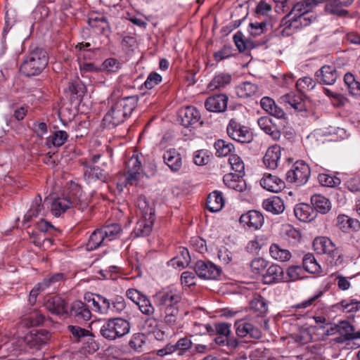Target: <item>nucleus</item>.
I'll use <instances>...</instances> for the list:
<instances>
[{"mask_svg": "<svg viewBox=\"0 0 360 360\" xmlns=\"http://www.w3.org/2000/svg\"><path fill=\"white\" fill-rule=\"evenodd\" d=\"M138 103L136 96H127L112 102L109 111L103 118L104 124L114 127L122 123L131 115Z\"/></svg>", "mask_w": 360, "mask_h": 360, "instance_id": "f257e3e1", "label": "nucleus"}, {"mask_svg": "<svg viewBox=\"0 0 360 360\" xmlns=\"http://www.w3.org/2000/svg\"><path fill=\"white\" fill-rule=\"evenodd\" d=\"M137 206L139 210L140 219L136 224L134 234L136 237L146 236L153 229L155 221V211L143 195L137 199Z\"/></svg>", "mask_w": 360, "mask_h": 360, "instance_id": "f03ea898", "label": "nucleus"}, {"mask_svg": "<svg viewBox=\"0 0 360 360\" xmlns=\"http://www.w3.org/2000/svg\"><path fill=\"white\" fill-rule=\"evenodd\" d=\"M48 61L46 51L41 48H36L25 57L20 71L28 77L38 75L47 65Z\"/></svg>", "mask_w": 360, "mask_h": 360, "instance_id": "7ed1b4c3", "label": "nucleus"}, {"mask_svg": "<svg viewBox=\"0 0 360 360\" xmlns=\"http://www.w3.org/2000/svg\"><path fill=\"white\" fill-rule=\"evenodd\" d=\"M316 19L314 14L285 15L280 22L281 34L290 36L297 30L309 25Z\"/></svg>", "mask_w": 360, "mask_h": 360, "instance_id": "20e7f679", "label": "nucleus"}, {"mask_svg": "<svg viewBox=\"0 0 360 360\" xmlns=\"http://www.w3.org/2000/svg\"><path fill=\"white\" fill-rule=\"evenodd\" d=\"M130 323L122 318L110 319L105 322L100 329V334L105 339L115 340L128 334Z\"/></svg>", "mask_w": 360, "mask_h": 360, "instance_id": "39448f33", "label": "nucleus"}, {"mask_svg": "<svg viewBox=\"0 0 360 360\" xmlns=\"http://www.w3.org/2000/svg\"><path fill=\"white\" fill-rule=\"evenodd\" d=\"M228 136L233 140L242 143H249L253 141L254 136L250 129L231 119L226 127Z\"/></svg>", "mask_w": 360, "mask_h": 360, "instance_id": "423d86ee", "label": "nucleus"}, {"mask_svg": "<svg viewBox=\"0 0 360 360\" xmlns=\"http://www.w3.org/2000/svg\"><path fill=\"white\" fill-rule=\"evenodd\" d=\"M153 298L160 311L177 307L181 300V295L177 290L173 289H163L156 292Z\"/></svg>", "mask_w": 360, "mask_h": 360, "instance_id": "0eeeda50", "label": "nucleus"}, {"mask_svg": "<svg viewBox=\"0 0 360 360\" xmlns=\"http://www.w3.org/2000/svg\"><path fill=\"white\" fill-rule=\"evenodd\" d=\"M310 168L304 161H297L286 174L288 182L295 184L297 186L305 184L310 176Z\"/></svg>", "mask_w": 360, "mask_h": 360, "instance_id": "6e6552de", "label": "nucleus"}, {"mask_svg": "<svg viewBox=\"0 0 360 360\" xmlns=\"http://www.w3.org/2000/svg\"><path fill=\"white\" fill-rule=\"evenodd\" d=\"M195 272L204 279H217L221 274V269L210 261H198L195 266Z\"/></svg>", "mask_w": 360, "mask_h": 360, "instance_id": "1a4fd4ad", "label": "nucleus"}, {"mask_svg": "<svg viewBox=\"0 0 360 360\" xmlns=\"http://www.w3.org/2000/svg\"><path fill=\"white\" fill-rule=\"evenodd\" d=\"M313 247L317 254L327 255L333 259L337 256L340 257L335 245L328 237L316 238L313 242Z\"/></svg>", "mask_w": 360, "mask_h": 360, "instance_id": "9d476101", "label": "nucleus"}, {"mask_svg": "<svg viewBox=\"0 0 360 360\" xmlns=\"http://www.w3.org/2000/svg\"><path fill=\"white\" fill-rule=\"evenodd\" d=\"M278 103L283 105L287 110L293 109L295 111L302 112L306 110V105L304 99L300 95L290 92L281 96Z\"/></svg>", "mask_w": 360, "mask_h": 360, "instance_id": "9b49d317", "label": "nucleus"}, {"mask_svg": "<svg viewBox=\"0 0 360 360\" xmlns=\"http://www.w3.org/2000/svg\"><path fill=\"white\" fill-rule=\"evenodd\" d=\"M49 338L50 334L46 330H32L24 337V342L30 348L39 349Z\"/></svg>", "mask_w": 360, "mask_h": 360, "instance_id": "f8f14e48", "label": "nucleus"}, {"mask_svg": "<svg viewBox=\"0 0 360 360\" xmlns=\"http://www.w3.org/2000/svg\"><path fill=\"white\" fill-rule=\"evenodd\" d=\"M338 77L336 68L333 65H323L315 72L316 79L321 84L333 85Z\"/></svg>", "mask_w": 360, "mask_h": 360, "instance_id": "ddd939ff", "label": "nucleus"}, {"mask_svg": "<svg viewBox=\"0 0 360 360\" xmlns=\"http://www.w3.org/2000/svg\"><path fill=\"white\" fill-rule=\"evenodd\" d=\"M353 1L354 0H326L325 11L339 17H345L349 12L344 8L349 6Z\"/></svg>", "mask_w": 360, "mask_h": 360, "instance_id": "4468645a", "label": "nucleus"}, {"mask_svg": "<svg viewBox=\"0 0 360 360\" xmlns=\"http://www.w3.org/2000/svg\"><path fill=\"white\" fill-rule=\"evenodd\" d=\"M228 96L224 94H219L208 97L205 102V106L208 111L222 112L226 110Z\"/></svg>", "mask_w": 360, "mask_h": 360, "instance_id": "2eb2a0df", "label": "nucleus"}, {"mask_svg": "<svg viewBox=\"0 0 360 360\" xmlns=\"http://www.w3.org/2000/svg\"><path fill=\"white\" fill-rule=\"evenodd\" d=\"M264 217L257 210H250L243 214L239 219L240 224L254 229H259L264 224Z\"/></svg>", "mask_w": 360, "mask_h": 360, "instance_id": "dca6fc26", "label": "nucleus"}, {"mask_svg": "<svg viewBox=\"0 0 360 360\" xmlns=\"http://www.w3.org/2000/svg\"><path fill=\"white\" fill-rule=\"evenodd\" d=\"M281 153L282 148L278 145L269 147L263 158L265 167L269 169H276L281 158Z\"/></svg>", "mask_w": 360, "mask_h": 360, "instance_id": "f3484780", "label": "nucleus"}, {"mask_svg": "<svg viewBox=\"0 0 360 360\" xmlns=\"http://www.w3.org/2000/svg\"><path fill=\"white\" fill-rule=\"evenodd\" d=\"M181 124L185 127H189L198 123L200 119V112L193 106H186L179 112Z\"/></svg>", "mask_w": 360, "mask_h": 360, "instance_id": "a211bd4d", "label": "nucleus"}, {"mask_svg": "<svg viewBox=\"0 0 360 360\" xmlns=\"http://www.w3.org/2000/svg\"><path fill=\"white\" fill-rule=\"evenodd\" d=\"M236 334L240 337L250 335L252 338L259 339L262 337L261 331L251 323L239 320L235 323Z\"/></svg>", "mask_w": 360, "mask_h": 360, "instance_id": "6ab92c4d", "label": "nucleus"}, {"mask_svg": "<svg viewBox=\"0 0 360 360\" xmlns=\"http://www.w3.org/2000/svg\"><path fill=\"white\" fill-rule=\"evenodd\" d=\"M128 171L126 179L127 183L136 184L141 176V162L137 157H131L127 163Z\"/></svg>", "mask_w": 360, "mask_h": 360, "instance_id": "aec40b11", "label": "nucleus"}, {"mask_svg": "<svg viewBox=\"0 0 360 360\" xmlns=\"http://www.w3.org/2000/svg\"><path fill=\"white\" fill-rule=\"evenodd\" d=\"M46 309L52 314L64 315L68 314L67 302L60 297H53L49 299L44 304Z\"/></svg>", "mask_w": 360, "mask_h": 360, "instance_id": "412c9836", "label": "nucleus"}, {"mask_svg": "<svg viewBox=\"0 0 360 360\" xmlns=\"http://www.w3.org/2000/svg\"><path fill=\"white\" fill-rule=\"evenodd\" d=\"M286 281L283 269L279 265L270 266L263 275V281L266 284L284 282Z\"/></svg>", "mask_w": 360, "mask_h": 360, "instance_id": "4be33fe9", "label": "nucleus"}, {"mask_svg": "<svg viewBox=\"0 0 360 360\" xmlns=\"http://www.w3.org/2000/svg\"><path fill=\"white\" fill-rule=\"evenodd\" d=\"M84 167V179L89 184L96 181H100L101 182H105L107 181L108 176L104 170L101 169L98 167H94L88 163L85 164Z\"/></svg>", "mask_w": 360, "mask_h": 360, "instance_id": "5701e85b", "label": "nucleus"}, {"mask_svg": "<svg viewBox=\"0 0 360 360\" xmlns=\"http://www.w3.org/2000/svg\"><path fill=\"white\" fill-rule=\"evenodd\" d=\"M70 314L78 321H89L91 317V312L89 307L82 301L72 303Z\"/></svg>", "mask_w": 360, "mask_h": 360, "instance_id": "b1692460", "label": "nucleus"}, {"mask_svg": "<svg viewBox=\"0 0 360 360\" xmlns=\"http://www.w3.org/2000/svg\"><path fill=\"white\" fill-rule=\"evenodd\" d=\"M260 185L266 191L273 193H278L285 187L283 180L270 174L264 175L260 181Z\"/></svg>", "mask_w": 360, "mask_h": 360, "instance_id": "393cba45", "label": "nucleus"}, {"mask_svg": "<svg viewBox=\"0 0 360 360\" xmlns=\"http://www.w3.org/2000/svg\"><path fill=\"white\" fill-rule=\"evenodd\" d=\"M295 217L301 221L309 222L316 217V211L314 208L306 203H300L294 208Z\"/></svg>", "mask_w": 360, "mask_h": 360, "instance_id": "a878e982", "label": "nucleus"}, {"mask_svg": "<svg viewBox=\"0 0 360 360\" xmlns=\"http://www.w3.org/2000/svg\"><path fill=\"white\" fill-rule=\"evenodd\" d=\"M242 175L229 173L224 176L223 181L228 188L243 192L246 188V184Z\"/></svg>", "mask_w": 360, "mask_h": 360, "instance_id": "bb28decb", "label": "nucleus"}, {"mask_svg": "<svg viewBox=\"0 0 360 360\" xmlns=\"http://www.w3.org/2000/svg\"><path fill=\"white\" fill-rule=\"evenodd\" d=\"M75 201H72V196L58 198L51 203V211L56 217L60 216L67 210L73 207Z\"/></svg>", "mask_w": 360, "mask_h": 360, "instance_id": "cd10ccee", "label": "nucleus"}, {"mask_svg": "<svg viewBox=\"0 0 360 360\" xmlns=\"http://www.w3.org/2000/svg\"><path fill=\"white\" fill-rule=\"evenodd\" d=\"M319 4L318 0H301L293 6L287 15L312 14L311 11Z\"/></svg>", "mask_w": 360, "mask_h": 360, "instance_id": "c85d7f7f", "label": "nucleus"}, {"mask_svg": "<svg viewBox=\"0 0 360 360\" xmlns=\"http://www.w3.org/2000/svg\"><path fill=\"white\" fill-rule=\"evenodd\" d=\"M263 208L273 214H279L285 210L283 200L278 196H272L265 199L262 202Z\"/></svg>", "mask_w": 360, "mask_h": 360, "instance_id": "c756f323", "label": "nucleus"}, {"mask_svg": "<svg viewBox=\"0 0 360 360\" xmlns=\"http://www.w3.org/2000/svg\"><path fill=\"white\" fill-rule=\"evenodd\" d=\"M163 160L165 163L173 172H177L181 168V157L174 149H170L165 152L163 155Z\"/></svg>", "mask_w": 360, "mask_h": 360, "instance_id": "7c9ffc66", "label": "nucleus"}, {"mask_svg": "<svg viewBox=\"0 0 360 360\" xmlns=\"http://www.w3.org/2000/svg\"><path fill=\"white\" fill-rule=\"evenodd\" d=\"M311 202L314 211L316 210L317 212L323 214L328 213L331 209V203L330 200L325 196L320 194L312 195L311 198Z\"/></svg>", "mask_w": 360, "mask_h": 360, "instance_id": "2f4dec72", "label": "nucleus"}, {"mask_svg": "<svg viewBox=\"0 0 360 360\" xmlns=\"http://www.w3.org/2000/svg\"><path fill=\"white\" fill-rule=\"evenodd\" d=\"M337 332L340 334L338 342H345L354 340V327L347 321H340L335 326Z\"/></svg>", "mask_w": 360, "mask_h": 360, "instance_id": "473e14b6", "label": "nucleus"}, {"mask_svg": "<svg viewBox=\"0 0 360 360\" xmlns=\"http://www.w3.org/2000/svg\"><path fill=\"white\" fill-rule=\"evenodd\" d=\"M108 243L104 236L103 231L101 228L97 229L91 234L89 239L86 243V249L88 250H94L101 246L105 245Z\"/></svg>", "mask_w": 360, "mask_h": 360, "instance_id": "72a5a7b5", "label": "nucleus"}, {"mask_svg": "<svg viewBox=\"0 0 360 360\" xmlns=\"http://www.w3.org/2000/svg\"><path fill=\"white\" fill-rule=\"evenodd\" d=\"M92 304L95 311L101 314H109L111 311V302L101 295H95L92 298Z\"/></svg>", "mask_w": 360, "mask_h": 360, "instance_id": "f704fd0d", "label": "nucleus"}, {"mask_svg": "<svg viewBox=\"0 0 360 360\" xmlns=\"http://www.w3.org/2000/svg\"><path fill=\"white\" fill-rule=\"evenodd\" d=\"M224 205V200L219 191L211 193L207 200V207L212 212L220 211Z\"/></svg>", "mask_w": 360, "mask_h": 360, "instance_id": "c9c22d12", "label": "nucleus"}, {"mask_svg": "<svg viewBox=\"0 0 360 360\" xmlns=\"http://www.w3.org/2000/svg\"><path fill=\"white\" fill-rule=\"evenodd\" d=\"M68 331L70 333V338L75 342H80L84 339H87V342L92 340L91 333L78 326L69 325L67 327Z\"/></svg>", "mask_w": 360, "mask_h": 360, "instance_id": "e433bc0d", "label": "nucleus"}, {"mask_svg": "<svg viewBox=\"0 0 360 360\" xmlns=\"http://www.w3.org/2000/svg\"><path fill=\"white\" fill-rule=\"evenodd\" d=\"M236 92L238 97L246 98L255 96L258 92V86L250 82H245L236 86Z\"/></svg>", "mask_w": 360, "mask_h": 360, "instance_id": "4c0bfd02", "label": "nucleus"}, {"mask_svg": "<svg viewBox=\"0 0 360 360\" xmlns=\"http://www.w3.org/2000/svg\"><path fill=\"white\" fill-rule=\"evenodd\" d=\"M269 254L274 259L281 262H287L291 258L290 252L276 243L271 245Z\"/></svg>", "mask_w": 360, "mask_h": 360, "instance_id": "58836bf2", "label": "nucleus"}, {"mask_svg": "<svg viewBox=\"0 0 360 360\" xmlns=\"http://www.w3.org/2000/svg\"><path fill=\"white\" fill-rule=\"evenodd\" d=\"M251 310L257 314L258 316H263L268 311V307L265 299L257 295L250 302Z\"/></svg>", "mask_w": 360, "mask_h": 360, "instance_id": "ea45409f", "label": "nucleus"}, {"mask_svg": "<svg viewBox=\"0 0 360 360\" xmlns=\"http://www.w3.org/2000/svg\"><path fill=\"white\" fill-rule=\"evenodd\" d=\"M231 81V76L228 73H219L217 75L208 85L210 90L224 88Z\"/></svg>", "mask_w": 360, "mask_h": 360, "instance_id": "a19ab883", "label": "nucleus"}, {"mask_svg": "<svg viewBox=\"0 0 360 360\" xmlns=\"http://www.w3.org/2000/svg\"><path fill=\"white\" fill-rule=\"evenodd\" d=\"M68 138V134L65 131L57 130L47 138L46 143L49 147L51 145L54 147H60L66 142Z\"/></svg>", "mask_w": 360, "mask_h": 360, "instance_id": "79ce46f5", "label": "nucleus"}, {"mask_svg": "<svg viewBox=\"0 0 360 360\" xmlns=\"http://www.w3.org/2000/svg\"><path fill=\"white\" fill-rule=\"evenodd\" d=\"M160 311L161 312V316L163 317V321L166 324L171 326L176 324L179 314L178 306L169 307Z\"/></svg>", "mask_w": 360, "mask_h": 360, "instance_id": "37998d69", "label": "nucleus"}, {"mask_svg": "<svg viewBox=\"0 0 360 360\" xmlns=\"http://www.w3.org/2000/svg\"><path fill=\"white\" fill-rule=\"evenodd\" d=\"M303 267L305 271L311 274H318L321 271V266L316 262L314 256L308 253L306 254L302 259Z\"/></svg>", "mask_w": 360, "mask_h": 360, "instance_id": "c03bdc74", "label": "nucleus"}, {"mask_svg": "<svg viewBox=\"0 0 360 360\" xmlns=\"http://www.w3.org/2000/svg\"><path fill=\"white\" fill-rule=\"evenodd\" d=\"M216 154L217 156H227L232 155L234 150V146L231 143L226 142L222 139H219L214 143Z\"/></svg>", "mask_w": 360, "mask_h": 360, "instance_id": "a18cd8bd", "label": "nucleus"}, {"mask_svg": "<svg viewBox=\"0 0 360 360\" xmlns=\"http://www.w3.org/2000/svg\"><path fill=\"white\" fill-rule=\"evenodd\" d=\"M120 68L121 63L118 60L114 58H109L103 62L101 68H99V70L111 74L117 72Z\"/></svg>", "mask_w": 360, "mask_h": 360, "instance_id": "49530a36", "label": "nucleus"}, {"mask_svg": "<svg viewBox=\"0 0 360 360\" xmlns=\"http://www.w3.org/2000/svg\"><path fill=\"white\" fill-rule=\"evenodd\" d=\"M104 236L108 242L115 239L122 231L121 226L118 224H110L101 227Z\"/></svg>", "mask_w": 360, "mask_h": 360, "instance_id": "de8ad7c7", "label": "nucleus"}, {"mask_svg": "<svg viewBox=\"0 0 360 360\" xmlns=\"http://www.w3.org/2000/svg\"><path fill=\"white\" fill-rule=\"evenodd\" d=\"M318 180L321 186L330 188L337 187L341 184V180L339 177L326 173L319 174Z\"/></svg>", "mask_w": 360, "mask_h": 360, "instance_id": "09e8293b", "label": "nucleus"}, {"mask_svg": "<svg viewBox=\"0 0 360 360\" xmlns=\"http://www.w3.org/2000/svg\"><path fill=\"white\" fill-rule=\"evenodd\" d=\"M304 269L300 266H290L286 270V281L284 282L295 281L304 278Z\"/></svg>", "mask_w": 360, "mask_h": 360, "instance_id": "8fccbe9b", "label": "nucleus"}, {"mask_svg": "<svg viewBox=\"0 0 360 360\" xmlns=\"http://www.w3.org/2000/svg\"><path fill=\"white\" fill-rule=\"evenodd\" d=\"M136 304L139 307V310L146 316H152L155 313L153 305L149 298L146 295L141 297V300Z\"/></svg>", "mask_w": 360, "mask_h": 360, "instance_id": "3c124183", "label": "nucleus"}, {"mask_svg": "<svg viewBox=\"0 0 360 360\" xmlns=\"http://www.w3.org/2000/svg\"><path fill=\"white\" fill-rule=\"evenodd\" d=\"M316 86V82L310 77L300 78L296 82V88L300 92L311 90Z\"/></svg>", "mask_w": 360, "mask_h": 360, "instance_id": "603ef678", "label": "nucleus"}, {"mask_svg": "<svg viewBox=\"0 0 360 360\" xmlns=\"http://www.w3.org/2000/svg\"><path fill=\"white\" fill-rule=\"evenodd\" d=\"M229 162L231 169L239 174H243L245 170V165L240 157L238 155L232 154L229 156Z\"/></svg>", "mask_w": 360, "mask_h": 360, "instance_id": "864d4df0", "label": "nucleus"}, {"mask_svg": "<svg viewBox=\"0 0 360 360\" xmlns=\"http://www.w3.org/2000/svg\"><path fill=\"white\" fill-rule=\"evenodd\" d=\"M64 278V274L61 273L49 275L41 281V285L45 286L46 288L50 286H55L56 283L62 281Z\"/></svg>", "mask_w": 360, "mask_h": 360, "instance_id": "5fc2aeb1", "label": "nucleus"}, {"mask_svg": "<svg viewBox=\"0 0 360 360\" xmlns=\"http://www.w3.org/2000/svg\"><path fill=\"white\" fill-rule=\"evenodd\" d=\"M210 160L208 152L205 150H199L194 153L193 162L197 165H205Z\"/></svg>", "mask_w": 360, "mask_h": 360, "instance_id": "6e6d98bb", "label": "nucleus"}, {"mask_svg": "<svg viewBox=\"0 0 360 360\" xmlns=\"http://www.w3.org/2000/svg\"><path fill=\"white\" fill-rule=\"evenodd\" d=\"M145 343V338L142 333L134 334L129 342V347L135 351H140Z\"/></svg>", "mask_w": 360, "mask_h": 360, "instance_id": "4d7b16f0", "label": "nucleus"}, {"mask_svg": "<svg viewBox=\"0 0 360 360\" xmlns=\"http://www.w3.org/2000/svg\"><path fill=\"white\" fill-rule=\"evenodd\" d=\"M192 345L191 340L188 338H180L175 344L176 351H179V355H183L186 351L191 348Z\"/></svg>", "mask_w": 360, "mask_h": 360, "instance_id": "13d9d810", "label": "nucleus"}, {"mask_svg": "<svg viewBox=\"0 0 360 360\" xmlns=\"http://www.w3.org/2000/svg\"><path fill=\"white\" fill-rule=\"evenodd\" d=\"M267 265V262L261 257L255 258L251 262L250 267L252 271L255 274H260Z\"/></svg>", "mask_w": 360, "mask_h": 360, "instance_id": "bf43d9fd", "label": "nucleus"}, {"mask_svg": "<svg viewBox=\"0 0 360 360\" xmlns=\"http://www.w3.org/2000/svg\"><path fill=\"white\" fill-rule=\"evenodd\" d=\"M162 82V77L157 72H151L144 82V86L148 89H151Z\"/></svg>", "mask_w": 360, "mask_h": 360, "instance_id": "052dcab7", "label": "nucleus"}, {"mask_svg": "<svg viewBox=\"0 0 360 360\" xmlns=\"http://www.w3.org/2000/svg\"><path fill=\"white\" fill-rule=\"evenodd\" d=\"M233 55V50L231 46L225 45L221 49L216 51L214 53V58L216 61L219 62L222 60L226 59Z\"/></svg>", "mask_w": 360, "mask_h": 360, "instance_id": "680f3d73", "label": "nucleus"}, {"mask_svg": "<svg viewBox=\"0 0 360 360\" xmlns=\"http://www.w3.org/2000/svg\"><path fill=\"white\" fill-rule=\"evenodd\" d=\"M218 258L224 264H227L232 261L233 254L226 247L222 246L218 249Z\"/></svg>", "mask_w": 360, "mask_h": 360, "instance_id": "e2e57ef3", "label": "nucleus"}, {"mask_svg": "<svg viewBox=\"0 0 360 360\" xmlns=\"http://www.w3.org/2000/svg\"><path fill=\"white\" fill-rule=\"evenodd\" d=\"M340 305L343 310L347 312L357 311L360 309V302L356 300H352L349 302L346 300H342Z\"/></svg>", "mask_w": 360, "mask_h": 360, "instance_id": "0e129e2a", "label": "nucleus"}, {"mask_svg": "<svg viewBox=\"0 0 360 360\" xmlns=\"http://www.w3.org/2000/svg\"><path fill=\"white\" fill-rule=\"evenodd\" d=\"M345 186L351 192H359L360 191V177L354 176L349 178L345 184Z\"/></svg>", "mask_w": 360, "mask_h": 360, "instance_id": "69168bd1", "label": "nucleus"}, {"mask_svg": "<svg viewBox=\"0 0 360 360\" xmlns=\"http://www.w3.org/2000/svg\"><path fill=\"white\" fill-rule=\"evenodd\" d=\"M126 307L124 300L122 297H117L115 300L111 303L110 313H120Z\"/></svg>", "mask_w": 360, "mask_h": 360, "instance_id": "338daca9", "label": "nucleus"}, {"mask_svg": "<svg viewBox=\"0 0 360 360\" xmlns=\"http://www.w3.org/2000/svg\"><path fill=\"white\" fill-rule=\"evenodd\" d=\"M43 206L41 205V198L38 195L34 199L28 211H32V213L34 214V216L37 217L41 214Z\"/></svg>", "mask_w": 360, "mask_h": 360, "instance_id": "774afa93", "label": "nucleus"}]
</instances>
